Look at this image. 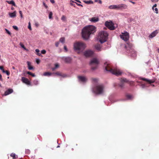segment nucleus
Segmentation results:
<instances>
[{
    "label": "nucleus",
    "mask_w": 159,
    "mask_h": 159,
    "mask_svg": "<svg viewBox=\"0 0 159 159\" xmlns=\"http://www.w3.org/2000/svg\"><path fill=\"white\" fill-rule=\"evenodd\" d=\"M84 55L86 57H89L92 56L93 54V52L90 50L85 51L84 53Z\"/></svg>",
    "instance_id": "10"
},
{
    "label": "nucleus",
    "mask_w": 159,
    "mask_h": 159,
    "mask_svg": "<svg viewBox=\"0 0 159 159\" xmlns=\"http://www.w3.org/2000/svg\"><path fill=\"white\" fill-rule=\"evenodd\" d=\"M76 4H77L78 6H81V7H83V5H82V4H79V3H76Z\"/></svg>",
    "instance_id": "52"
},
{
    "label": "nucleus",
    "mask_w": 159,
    "mask_h": 159,
    "mask_svg": "<svg viewBox=\"0 0 159 159\" xmlns=\"http://www.w3.org/2000/svg\"><path fill=\"white\" fill-rule=\"evenodd\" d=\"M158 52L159 53V48H158L157 49Z\"/></svg>",
    "instance_id": "64"
},
{
    "label": "nucleus",
    "mask_w": 159,
    "mask_h": 159,
    "mask_svg": "<svg viewBox=\"0 0 159 159\" xmlns=\"http://www.w3.org/2000/svg\"><path fill=\"white\" fill-rule=\"evenodd\" d=\"M62 59L66 63H70L72 60V58L70 57H63Z\"/></svg>",
    "instance_id": "16"
},
{
    "label": "nucleus",
    "mask_w": 159,
    "mask_h": 159,
    "mask_svg": "<svg viewBox=\"0 0 159 159\" xmlns=\"http://www.w3.org/2000/svg\"><path fill=\"white\" fill-rule=\"evenodd\" d=\"M35 52H37V54L39 56H42L41 53L39 52V49H37L35 50Z\"/></svg>",
    "instance_id": "30"
},
{
    "label": "nucleus",
    "mask_w": 159,
    "mask_h": 159,
    "mask_svg": "<svg viewBox=\"0 0 159 159\" xmlns=\"http://www.w3.org/2000/svg\"><path fill=\"white\" fill-rule=\"evenodd\" d=\"M158 33L157 30H156L152 32L149 36V37L152 39L155 37Z\"/></svg>",
    "instance_id": "15"
},
{
    "label": "nucleus",
    "mask_w": 159,
    "mask_h": 159,
    "mask_svg": "<svg viewBox=\"0 0 159 159\" xmlns=\"http://www.w3.org/2000/svg\"><path fill=\"white\" fill-rule=\"evenodd\" d=\"M105 26L110 30H113L115 29L113 23L111 22L107 21L105 23Z\"/></svg>",
    "instance_id": "8"
},
{
    "label": "nucleus",
    "mask_w": 159,
    "mask_h": 159,
    "mask_svg": "<svg viewBox=\"0 0 159 159\" xmlns=\"http://www.w3.org/2000/svg\"><path fill=\"white\" fill-rule=\"evenodd\" d=\"M43 4L44 5V6H45V7H46V8H47V7H48L47 6V5H46L44 2L43 3Z\"/></svg>",
    "instance_id": "59"
},
{
    "label": "nucleus",
    "mask_w": 159,
    "mask_h": 159,
    "mask_svg": "<svg viewBox=\"0 0 159 159\" xmlns=\"http://www.w3.org/2000/svg\"><path fill=\"white\" fill-rule=\"evenodd\" d=\"M5 30L6 31V33L10 35H11V33L7 29H5Z\"/></svg>",
    "instance_id": "39"
},
{
    "label": "nucleus",
    "mask_w": 159,
    "mask_h": 159,
    "mask_svg": "<svg viewBox=\"0 0 159 159\" xmlns=\"http://www.w3.org/2000/svg\"><path fill=\"white\" fill-rule=\"evenodd\" d=\"M0 80L2 81L3 80V79L2 78V76L0 74Z\"/></svg>",
    "instance_id": "56"
},
{
    "label": "nucleus",
    "mask_w": 159,
    "mask_h": 159,
    "mask_svg": "<svg viewBox=\"0 0 159 159\" xmlns=\"http://www.w3.org/2000/svg\"><path fill=\"white\" fill-rule=\"evenodd\" d=\"M152 2H156L158 1V0H151Z\"/></svg>",
    "instance_id": "58"
},
{
    "label": "nucleus",
    "mask_w": 159,
    "mask_h": 159,
    "mask_svg": "<svg viewBox=\"0 0 159 159\" xmlns=\"http://www.w3.org/2000/svg\"><path fill=\"white\" fill-rule=\"evenodd\" d=\"M133 98V97L131 95H126V98L128 100H131Z\"/></svg>",
    "instance_id": "26"
},
{
    "label": "nucleus",
    "mask_w": 159,
    "mask_h": 159,
    "mask_svg": "<svg viewBox=\"0 0 159 159\" xmlns=\"http://www.w3.org/2000/svg\"><path fill=\"white\" fill-rule=\"evenodd\" d=\"M141 80H145L147 82H148L149 83H154L155 80L154 79H152L151 80H150L147 79L146 78H142L141 79Z\"/></svg>",
    "instance_id": "19"
},
{
    "label": "nucleus",
    "mask_w": 159,
    "mask_h": 159,
    "mask_svg": "<svg viewBox=\"0 0 159 159\" xmlns=\"http://www.w3.org/2000/svg\"><path fill=\"white\" fill-rule=\"evenodd\" d=\"M157 6V4H155L153 6V7H156Z\"/></svg>",
    "instance_id": "61"
},
{
    "label": "nucleus",
    "mask_w": 159,
    "mask_h": 159,
    "mask_svg": "<svg viewBox=\"0 0 159 159\" xmlns=\"http://www.w3.org/2000/svg\"><path fill=\"white\" fill-rule=\"evenodd\" d=\"M12 27L15 30H18V28L17 27L16 25H13L12 26Z\"/></svg>",
    "instance_id": "43"
},
{
    "label": "nucleus",
    "mask_w": 159,
    "mask_h": 159,
    "mask_svg": "<svg viewBox=\"0 0 159 159\" xmlns=\"http://www.w3.org/2000/svg\"><path fill=\"white\" fill-rule=\"evenodd\" d=\"M120 36V38L125 41H127L129 39V34L126 31H124V33H122Z\"/></svg>",
    "instance_id": "7"
},
{
    "label": "nucleus",
    "mask_w": 159,
    "mask_h": 159,
    "mask_svg": "<svg viewBox=\"0 0 159 159\" xmlns=\"http://www.w3.org/2000/svg\"><path fill=\"white\" fill-rule=\"evenodd\" d=\"M89 20L92 22H96L99 21V19L98 17H94L89 19Z\"/></svg>",
    "instance_id": "21"
},
{
    "label": "nucleus",
    "mask_w": 159,
    "mask_h": 159,
    "mask_svg": "<svg viewBox=\"0 0 159 159\" xmlns=\"http://www.w3.org/2000/svg\"><path fill=\"white\" fill-rule=\"evenodd\" d=\"M13 92V90L12 89H9L5 92L3 94V95L7 96V95H8L11 93Z\"/></svg>",
    "instance_id": "18"
},
{
    "label": "nucleus",
    "mask_w": 159,
    "mask_h": 159,
    "mask_svg": "<svg viewBox=\"0 0 159 159\" xmlns=\"http://www.w3.org/2000/svg\"><path fill=\"white\" fill-rule=\"evenodd\" d=\"M132 0H129V2L131 3H133V4H135V2H133L132 1Z\"/></svg>",
    "instance_id": "54"
},
{
    "label": "nucleus",
    "mask_w": 159,
    "mask_h": 159,
    "mask_svg": "<svg viewBox=\"0 0 159 159\" xmlns=\"http://www.w3.org/2000/svg\"><path fill=\"white\" fill-rule=\"evenodd\" d=\"M94 48L98 52L101 51L102 49L101 45L98 44L95 45L94 46Z\"/></svg>",
    "instance_id": "17"
},
{
    "label": "nucleus",
    "mask_w": 159,
    "mask_h": 159,
    "mask_svg": "<svg viewBox=\"0 0 159 159\" xmlns=\"http://www.w3.org/2000/svg\"><path fill=\"white\" fill-rule=\"evenodd\" d=\"M140 86L142 89L145 88L147 87L146 84H141Z\"/></svg>",
    "instance_id": "35"
},
{
    "label": "nucleus",
    "mask_w": 159,
    "mask_h": 159,
    "mask_svg": "<svg viewBox=\"0 0 159 159\" xmlns=\"http://www.w3.org/2000/svg\"><path fill=\"white\" fill-rule=\"evenodd\" d=\"M93 81L94 82L96 83L98 81V80L97 79H93Z\"/></svg>",
    "instance_id": "45"
},
{
    "label": "nucleus",
    "mask_w": 159,
    "mask_h": 159,
    "mask_svg": "<svg viewBox=\"0 0 159 159\" xmlns=\"http://www.w3.org/2000/svg\"><path fill=\"white\" fill-rule=\"evenodd\" d=\"M28 28L30 29V30H32V28L31 27V24L30 22H29L28 23Z\"/></svg>",
    "instance_id": "41"
},
{
    "label": "nucleus",
    "mask_w": 159,
    "mask_h": 159,
    "mask_svg": "<svg viewBox=\"0 0 159 159\" xmlns=\"http://www.w3.org/2000/svg\"><path fill=\"white\" fill-rule=\"evenodd\" d=\"M76 3V2H75L74 1H73L72 0H71L70 1V4L71 6H73L74 7H75V4H74V3Z\"/></svg>",
    "instance_id": "33"
},
{
    "label": "nucleus",
    "mask_w": 159,
    "mask_h": 159,
    "mask_svg": "<svg viewBox=\"0 0 159 159\" xmlns=\"http://www.w3.org/2000/svg\"><path fill=\"white\" fill-rule=\"evenodd\" d=\"M46 51L45 50H42L41 51V53L44 54L46 53Z\"/></svg>",
    "instance_id": "44"
},
{
    "label": "nucleus",
    "mask_w": 159,
    "mask_h": 159,
    "mask_svg": "<svg viewBox=\"0 0 159 159\" xmlns=\"http://www.w3.org/2000/svg\"><path fill=\"white\" fill-rule=\"evenodd\" d=\"M154 11L157 14L158 13V10L157 8H155L154 9Z\"/></svg>",
    "instance_id": "42"
},
{
    "label": "nucleus",
    "mask_w": 159,
    "mask_h": 159,
    "mask_svg": "<svg viewBox=\"0 0 159 159\" xmlns=\"http://www.w3.org/2000/svg\"><path fill=\"white\" fill-rule=\"evenodd\" d=\"M108 34L105 31H101L99 32L98 36V39L100 42L102 43L106 42L108 38Z\"/></svg>",
    "instance_id": "5"
},
{
    "label": "nucleus",
    "mask_w": 159,
    "mask_h": 159,
    "mask_svg": "<svg viewBox=\"0 0 159 159\" xmlns=\"http://www.w3.org/2000/svg\"><path fill=\"white\" fill-rule=\"evenodd\" d=\"M51 73L49 72H46L44 73L43 75L44 76H49L51 75Z\"/></svg>",
    "instance_id": "29"
},
{
    "label": "nucleus",
    "mask_w": 159,
    "mask_h": 159,
    "mask_svg": "<svg viewBox=\"0 0 159 159\" xmlns=\"http://www.w3.org/2000/svg\"><path fill=\"white\" fill-rule=\"evenodd\" d=\"M64 49L65 50L66 52H67L68 51L67 48L66 46H64Z\"/></svg>",
    "instance_id": "49"
},
{
    "label": "nucleus",
    "mask_w": 159,
    "mask_h": 159,
    "mask_svg": "<svg viewBox=\"0 0 159 159\" xmlns=\"http://www.w3.org/2000/svg\"><path fill=\"white\" fill-rule=\"evenodd\" d=\"M21 80L23 83L26 84L27 85H31L30 82L27 79L24 77H22Z\"/></svg>",
    "instance_id": "13"
},
{
    "label": "nucleus",
    "mask_w": 159,
    "mask_h": 159,
    "mask_svg": "<svg viewBox=\"0 0 159 159\" xmlns=\"http://www.w3.org/2000/svg\"><path fill=\"white\" fill-rule=\"evenodd\" d=\"M27 64L28 65V69L30 70H32L33 69V67L30 66V63L29 61L27 62Z\"/></svg>",
    "instance_id": "24"
},
{
    "label": "nucleus",
    "mask_w": 159,
    "mask_h": 159,
    "mask_svg": "<svg viewBox=\"0 0 159 159\" xmlns=\"http://www.w3.org/2000/svg\"><path fill=\"white\" fill-rule=\"evenodd\" d=\"M7 2L8 4H12L14 6H16V5L13 0L7 1Z\"/></svg>",
    "instance_id": "23"
},
{
    "label": "nucleus",
    "mask_w": 159,
    "mask_h": 159,
    "mask_svg": "<svg viewBox=\"0 0 159 159\" xmlns=\"http://www.w3.org/2000/svg\"><path fill=\"white\" fill-rule=\"evenodd\" d=\"M59 44V42H56L55 43V46L56 47H58V46Z\"/></svg>",
    "instance_id": "48"
},
{
    "label": "nucleus",
    "mask_w": 159,
    "mask_h": 159,
    "mask_svg": "<svg viewBox=\"0 0 159 159\" xmlns=\"http://www.w3.org/2000/svg\"><path fill=\"white\" fill-rule=\"evenodd\" d=\"M14 9V8L13 7H11V9L12 10H13Z\"/></svg>",
    "instance_id": "63"
},
{
    "label": "nucleus",
    "mask_w": 159,
    "mask_h": 159,
    "mask_svg": "<svg viewBox=\"0 0 159 159\" xmlns=\"http://www.w3.org/2000/svg\"><path fill=\"white\" fill-rule=\"evenodd\" d=\"M59 66V65L57 64H56L55 65V68H56L58 67Z\"/></svg>",
    "instance_id": "55"
},
{
    "label": "nucleus",
    "mask_w": 159,
    "mask_h": 159,
    "mask_svg": "<svg viewBox=\"0 0 159 159\" xmlns=\"http://www.w3.org/2000/svg\"><path fill=\"white\" fill-rule=\"evenodd\" d=\"M78 77L79 81L80 82L84 83L87 80V78L84 76H79Z\"/></svg>",
    "instance_id": "12"
},
{
    "label": "nucleus",
    "mask_w": 159,
    "mask_h": 159,
    "mask_svg": "<svg viewBox=\"0 0 159 159\" xmlns=\"http://www.w3.org/2000/svg\"><path fill=\"white\" fill-rule=\"evenodd\" d=\"M52 12H50L49 14V18L51 19L52 18Z\"/></svg>",
    "instance_id": "38"
},
{
    "label": "nucleus",
    "mask_w": 159,
    "mask_h": 159,
    "mask_svg": "<svg viewBox=\"0 0 159 159\" xmlns=\"http://www.w3.org/2000/svg\"><path fill=\"white\" fill-rule=\"evenodd\" d=\"M60 42L62 43H64L65 42V38L64 37L61 38L59 40Z\"/></svg>",
    "instance_id": "28"
},
{
    "label": "nucleus",
    "mask_w": 159,
    "mask_h": 159,
    "mask_svg": "<svg viewBox=\"0 0 159 159\" xmlns=\"http://www.w3.org/2000/svg\"><path fill=\"white\" fill-rule=\"evenodd\" d=\"M124 82L128 83L130 84H131L133 83L132 81H129L126 78H123L121 80V83L120 84V86L121 88L123 87V86H124V85L123 84Z\"/></svg>",
    "instance_id": "11"
},
{
    "label": "nucleus",
    "mask_w": 159,
    "mask_h": 159,
    "mask_svg": "<svg viewBox=\"0 0 159 159\" xmlns=\"http://www.w3.org/2000/svg\"><path fill=\"white\" fill-rule=\"evenodd\" d=\"M50 1L52 3H55V1L54 0H50Z\"/></svg>",
    "instance_id": "57"
},
{
    "label": "nucleus",
    "mask_w": 159,
    "mask_h": 159,
    "mask_svg": "<svg viewBox=\"0 0 159 159\" xmlns=\"http://www.w3.org/2000/svg\"><path fill=\"white\" fill-rule=\"evenodd\" d=\"M98 2L100 4L102 3V1L101 0H98Z\"/></svg>",
    "instance_id": "60"
},
{
    "label": "nucleus",
    "mask_w": 159,
    "mask_h": 159,
    "mask_svg": "<svg viewBox=\"0 0 159 159\" xmlns=\"http://www.w3.org/2000/svg\"><path fill=\"white\" fill-rule=\"evenodd\" d=\"M27 73L30 75H32L33 77L35 76V75L34 74L31 73L30 72L28 71L27 72Z\"/></svg>",
    "instance_id": "37"
},
{
    "label": "nucleus",
    "mask_w": 159,
    "mask_h": 159,
    "mask_svg": "<svg viewBox=\"0 0 159 159\" xmlns=\"http://www.w3.org/2000/svg\"><path fill=\"white\" fill-rule=\"evenodd\" d=\"M20 47L22 48H23L25 50H26V51H28V49H26L25 47L24 46V45L23 44H22L21 43H20Z\"/></svg>",
    "instance_id": "27"
},
{
    "label": "nucleus",
    "mask_w": 159,
    "mask_h": 159,
    "mask_svg": "<svg viewBox=\"0 0 159 159\" xmlns=\"http://www.w3.org/2000/svg\"><path fill=\"white\" fill-rule=\"evenodd\" d=\"M33 83L35 85H37L39 84V81L36 80H34L33 81Z\"/></svg>",
    "instance_id": "34"
},
{
    "label": "nucleus",
    "mask_w": 159,
    "mask_h": 159,
    "mask_svg": "<svg viewBox=\"0 0 159 159\" xmlns=\"http://www.w3.org/2000/svg\"><path fill=\"white\" fill-rule=\"evenodd\" d=\"M86 47V44L81 42H76L74 43L73 44L74 50L78 54L83 52Z\"/></svg>",
    "instance_id": "3"
},
{
    "label": "nucleus",
    "mask_w": 159,
    "mask_h": 159,
    "mask_svg": "<svg viewBox=\"0 0 159 159\" xmlns=\"http://www.w3.org/2000/svg\"><path fill=\"white\" fill-rule=\"evenodd\" d=\"M92 91L95 94H101L104 92L105 88L102 84H98L93 88Z\"/></svg>",
    "instance_id": "4"
},
{
    "label": "nucleus",
    "mask_w": 159,
    "mask_h": 159,
    "mask_svg": "<svg viewBox=\"0 0 159 159\" xmlns=\"http://www.w3.org/2000/svg\"><path fill=\"white\" fill-rule=\"evenodd\" d=\"M118 10H123L128 8V6L125 4L121 3L117 5Z\"/></svg>",
    "instance_id": "9"
},
{
    "label": "nucleus",
    "mask_w": 159,
    "mask_h": 159,
    "mask_svg": "<svg viewBox=\"0 0 159 159\" xmlns=\"http://www.w3.org/2000/svg\"><path fill=\"white\" fill-rule=\"evenodd\" d=\"M96 31V27L92 25H89L84 27L82 30V34L83 38L85 40L88 39L90 34H93Z\"/></svg>",
    "instance_id": "1"
},
{
    "label": "nucleus",
    "mask_w": 159,
    "mask_h": 159,
    "mask_svg": "<svg viewBox=\"0 0 159 159\" xmlns=\"http://www.w3.org/2000/svg\"><path fill=\"white\" fill-rule=\"evenodd\" d=\"M25 152L26 153H30V151L27 149L25 151Z\"/></svg>",
    "instance_id": "53"
},
{
    "label": "nucleus",
    "mask_w": 159,
    "mask_h": 159,
    "mask_svg": "<svg viewBox=\"0 0 159 159\" xmlns=\"http://www.w3.org/2000/svg\"><path fill=\"white\" fill-rule=\"evenodd\" d=\"M19 13L20 15V17L21 18H23V16H22V12L21 11H19Z\"/></svg>",
    "instance_id": "47"
},
{
    "label": "nucleus",
    "mask_w": 159,
    "mask_h": 159,
    "mask_svg": "<svg viewBox=\"0 0 159 159\" xmlns=\"http://www.w3.org/2000/svg\"><path fill=\"white\" fill-rule=\"evenodd\" d=\"M103 67L106 71L116 76L120 75L123 73L122 71L117 68H111L109 62L108 61L104 63Z\"/></svg>",
    "instance_id": "2"
},
{
    "label": "nucleus",
    "mask_w": 159,
    "mask_h": 159,
    "mask_svg": "<svg viewBox=\"0 0 159 159\" xmlns=\"http://www.w3.org/2000/svg\"><path fill=\"white\" fill-rule=\"evenodd\" d=\"M84 2L86 3L89 4H93V2L91 0H89V1H84Z\"/></svg>",
    "instance_id": "31"
},
{
    "label": "nucleus",
    "mask_w": 159,
    "mask_h": 159,
    "mask_svg": "<svg viewBox=\"0 0 159 159\" xmlns=\"http://www.w3.org/2000/svg\"><path fill=\"white\" fill-rule=\"evenodd\" d=\"M154 7H153V6H152V9L153 11H154Z\"/></svg>",
    "instance_id": "62"
},
{
    "label": "nucleus",
    "mask_w": 159,
    "mask_h": 159,
    "mask_svg": "<svg viewBox=\"0 0 159 159\" xmlns=\"http://www.w3.org/2000/svg\"><path fill=\"white\" fill-rule=\"evenodd\" d=\"M10 156L12 157L13 159H15L17 157H16V155L15 153H12L11 154Z\"/></svg>",
    "instance_id": "32"
},
{
    "label": "nucleus",
    "mask_w": 159,
    "mask_h": 159,
    "mask_svg": "<svg viewBox=\"0 0 159 159\" xmlns=\"http://www.w3.org/2000/svg\"><path fill=\"white\" fill-rule=\"evenodd\" d=\"M99 63V59L97 58H94L91 59L90 61V64L91 66L92 69L95 70L97 68Z\"/></svg>",
    "instance_id": "6"
},
{
    "label": "nucleus",
    "mask_w": 159,
    "mask_h": 159,
    "mask_svg": "<svg viewBox=\"0 0 159 159\" xmlns=\"http://www.w3.org/2000/svg\"><path fill=\"white\" fill-rule=\"evenodd\" d=\"M129 53L130 55L133 57H136L137 55V53L135 51L132 49H131L129 51Z\"/></svg>",
    "instance_id": "14"
},
{
    "label": "nucleus",
    "mask_w": 159,
    "mask_h": 159,
    "mask_svg": "<svg viewBox=\"0 0 159 159\" xmlns=\"http://www.w3.org/2000/svg\"><path fill=\"white\" fill-rule=\"evenodd\" d=\"M40 61L39 59H38L36 60V63L37 64H39L40 63Z\"/></svg>",
    "instance_id": "51"
},
{
    "label": "nucleus",
    "mask_w": 159,
    "mask_h": 159,
    "mask_svg": "<svg viewBox=\"0 0 159 159\" xmlns=\"http://www.w3.org/2000/svg\"><path fill=\"white\" fill-rule=\"evenodd\" d=\"M61 20L63 21H65L66 20V17L64 16H62L61 18Z\"/></svg>",
    "instance_id": "40"
},
{
    "label": "nucleus",
    "mask_w": 159,
    "mask_h": 159,
    "mask_svg": "<svg viewBox=\"0 0 159 159\" xmlns=\"http://www.w3.org/2000/svg\"><path fill=\"white\" fill-rule=\"evenodd\" d=\"M55 74L61 76L63 77H65L67 76V75H65V74L61 75V74H60V73H59L58 72H56V73H55Z\"/></svg>",
    "instance_id": "25"
},
{
    "label": "nucleus",
    "mask_w": 159,
    "mask_h": 159,
    "mask_svg": "<svg viewBox=\"0 0 159 159\" xmlns=\"http://www.w3.org/2000/svg\"><path fill=\"white\" fill-rule=\"evenodd\" d=\"M3 72L4 73H6L7 75H9L10 74V72L7 70H3Z\"/></svg>",
    "instance_id": "36"
},
{
    "label": "nucleus",
    "mask_w": 159,
    "mask_h": 159,
    "mask_svg": "<svg viewBox=\"0 0 159 159\" xmlns=\"http://www.w3.org/2000/svg\"><path fill=\"white\" fill-rule=\"evenodd\" d=\"M9 15L10 16L11 18L15 17L16 16V11H15L13 12L9 13Z\"/></svg>",
    "instance_id": "22"
},
{
    "label": "nucleus",
    "mask_w": 159,
    "mask_h": 159,
    "mask_svg": "<svg viewBox=\"0 0 159 159\" xmlns=\"http://www.w3.org/2000/svg\"><path fill=\"white\" fill-rule=\"evenodd\" d=\"M0 69L2 70V71L3 72V71L5 70L3 69V67L2 66H0Z\"/></svg>",
    "instance_id": "50"
},
{
    "label": "nucleus",
    "mask_w": 159,
    "mask_h": 159,
    "mask_svg": "<svg viewBox=\"0 0 159 159\" xmlns=\"http://www.w3.org/2000/svg\"><path fill=\"white\" fill-rule=\"evenodd\" d=\"M108 8L110 9H116L118 10L117 5H112L108 7Z\"/></svg>",
    "instance_id": "20"
},
{
    "label": "nucleus",
    "mask_w": 159,
    "mask_h": 159,
    "mask_svg": "<svg viewBox=\"0 0 159 159\" xmlns=\"http://www.w3.org/2000/svg\"><path fill=\"white\" fill-rule=\"evenodd\" d=\"M35 25L36 27H38L39 25V23L38 22H36L35 23Z\"/></svg>",
    "instance_id": "46"
}]
</instances>
